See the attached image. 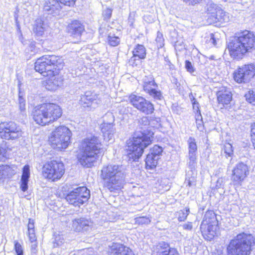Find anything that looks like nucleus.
I'll return each mask as SVG.
<instances>
[{
    "instance_id": "nucleus-57",
    "label": "nucleus",
    "mask_w": 255,
    "mask_h": 255,
    "mask_svg": "<svg viewBox=\"0 0 255 255\" xmlns=\"http://www.w3.org/2000/svg\"><path fill=\"white\" fill-rule=\"evenodd\" d=\"M210 39L209 42L212 43L214 45H215V46L216 45L217 41L216 40V37H215V34H214L213 33H211L210 34Z\"/></svg>"
},
{
    "instance_id": "nucleus-29",
    "label": "nucleus",
    "mask_w": 255,
    "mask_h": 255,
    "mask_svg": "<svg viewBox=\"0 0 255 255\" xmlns=\"http://www.w3.org/2000/svg\"><path fill=\"white\" fill-rule=\"evenodd\" d=\"M212 19L214 22L226 23L230 20V17L228 13L220 8L213 15Z\"/></svg>"
},
{
    "instance_id": "nucleus-21",
    "label": "nucleus",
    "mask_w": 255,
    "mask_h": 255,
    "mask_svg": "<svg viewBox=\"0 0 255 255\" xmlns=\"http://www.w3.org/2000/svg\"><path fill=\"white\" fill-rule=\"evenodd\" d=\"M217 224L207 223L206 221H202L200 226V229L203 236L208 240L210 241L216 234Z\"/></svg>"
},
{
    "instance_id": "nucleus-38",
    "label": "nucleus",
    "mask_w": 255,
    "mask_h": 255,
    "mask_svg": "<svg viewBox=\"0 0 255 255\" xmlns=\"http://www.w3.org/2000/svg\"><path fill=\"white\" fill-rule=\"evenodd\" d=\"M220 8L216 4L213 2H209L207 4L206 8L207 13L211 14V18H212L213 15L215 14L217 11Z\"/></svg>"
},
{
    "instance_id": "nucleus-11",
    "label": "nucleus",
    "mask_w": 255,
    "mask_h": 255,
    "mask_svg": "<svg viewBox=\"0 0 255 255\" xmlns=\"http://www.w3.org/2000/svg\"><path fill=\"white\" fill-rule=\"evenodd\" d=\"M128 99L135 108L144 114H151L154 110L153 105L140 96L131 94Z\"/></svg>"
},
{
    "instance_id": "nucleus-6",
    "label": "nucleus",
    "mask_w": 255,
    "mask_h": 255,
    "mask_svg": "<svg viewBox=\"0 0 255 255\" xmlns=\"http://www.w3.org/2000/svg\"><path fill=\"white\" fill-rule=\"evenodd\" d=\"M63 60L55 55H45L37 59L35 63L34 69L44 76L52 74L53 70L57 73L63 69Z\"/></svg>"
},
{
    "instance_id": "nucleus-44",
    "label": "nucleus",
    "mask_w": 255,
    "mask_h": 255,
    "mask_svg": "<svg viewBox=\"0 0 255 255\" xmlns=\"http://www.w3.org/2000/svg\"><path fill=\"white\" fill-rule=\"evenodd\" d=\"M109 44L112 46H116L120 43V38L117 36H113L109 35L108 38Z\"/></svg>"
},
{
    "instance_id": "nucleus-62",
    "label": "nucleus",
    "mask_w": 255,
    "mask_h": 255,
    "mask_svg": "<svg viewBox=\"0 0 255 255\" xmlns=\"http://www.w3.org/2000/svg\"><path fill=\"white\" fill-rule=\"evenodd\" d=\"M201 0H189L188 3L189 4L194 5L200 2Z\"/></svg>"
},
{
    "instance_id": "nucleus-9",
    "label": "nucleus",
    "mask_w": 255,
    "mask_h": 255,
    "mask_svg": "<svg viewBox=\"0 0 255 255\" xmlns=\"http://www.w3.org/2000/svg\"><path fill=\"white\" fill-rule=\"evenodd\" d=\"M22 133L20 128L13 122L0 124V137L1 138L13 140L21 137Z\"/></svg>"
},
{
    "instance_id": "nucleus-30",
    "label": "nucleus",
    "mask_w": 255,
    "mask_h": 255,
    "mask_svg": "<svg viewBox=\"0 0 255 255\" xmlns=\"http://www.w3.org/2000/svg\"><path fill=\"white\" fill-rule=\"evenodd\" d=\"M30 176L29 167L26 165L23 168L22 174L21 179L20 188L23 192L28 189V182Z\"/></svg>"
},
{
    "instance_id": "nucleus-43",
    "label": "nucleus",
    "mask_w": 255,
    "mask_h": 255,
    "mask_svg": "<svg viewBox=\"0 0 255 255\" xmlns=\"http://www.w3.org/2000/svg\"><path fill=\"white\" fill-rule=\"evenodd\" d=\"M104 122L103 123H109L113 124L115 121V117L113 114L111 112L107 113L103 117Z\"/></svg>"
},
{
    "instance_id": "nucleus-13",
    "label": "nucleus",
    "mask_w": 255,
    "mask_h": 255,
    "mask_svg": "<svg viewBox=\"0 0 255 255\" xmlns=\"http://www.w3.org/2000/svg\"><path fill=\"white\" fill-rule=\"evenodd\" d=\"M143 83L144 91L154 99L161 100L163 98L161 91L156 89L157 85L152 75L145 76L143 79Z\"/></svg>"
},
{
    "instance_id": "nucleus-20",
    "label": "nucleus",
    "mask_w": 255,
    "mask_h": 255,
    "mask_svg": "<svg viewBox=\"0 0 255 255\" xmlns=\"http://www.w3.org/2000/svg\"><path fill=\"white\" fill-rule=\"evenodd\" d=\"M44 111V108L42 107V105H41L35 107L33 112L34 121L36 124L41 126H45L49 123L48 118L47 117L46 113L43 112Z\"/></svg>"
},
{
    "instance_id": "nucleus-37",
    "label": "nucleus",
    "mask_w": 255,
    "mask_h": 255,
    "mask_svg": "<svg viewBox=\"0 0 255 255\" xmlns=\"http://www.w3.org/2000/svg\"><path fill=\"white\" fill-rule=\"evenodd\" d=\"M197 155H188L187 165L191 171L195 169L197 165Z\"/></svg>"
},
{
    "instance_id": "nucleus-7",
    "label": "nucleus",
    "mask_w": 255,
    "mask_h": 255,
    "mask_svg": "<svg viewBox=\"0 0 255 255\" xmlns=\"http://www.w3.org/2000/svg\"><path fill=\"white\" fill-rule=\"evenodd\" d=\"M71 135V131L68 128L60 126L52 131L49 141L53 148L61 150L69 145Z\"/></svg>"
},
{
    "instance_id": "nucleus-53",
    "label": "nucleus",
    "mask_w": 255,
    "mask_h": 255,
    "mask_svg": "<svg viewBox=\"0 0 255 255\" xmlns=\"http://www.w3.org/2000/svg\"><path fill=\"white\" fill-rule=\"evenodd\" d=\"M64 243V239L60 236L56 237L53 242V247L57 248L61 246Z\"/></svg>"
},
{
    "instance_id": "nucleus-27",
    "label": "nucleus",
    "mask_w": 255,
    "mask_h": 255,
    "mask_svg": "<svg viewBox=\"0 0 255 255\" xmlns=\"http://www.w3.org/2000/svg\"><path fill=\"white\" fill-rule=\"evenodd\" d=\"M47 27V23L42 18H37L35 20L33 27V31L38 38L44 36L45 31Z\"/></svg>"
},
{
    "instance_id": "nucleus-19",
    "label": "nucleus",
    "mask_w": 255,
    "mask_h": 255,
    "mask_svg": "<svg viewBox=\"0 0 255 255\" xmlns=\"http://www.w3.org/2000/svg\"><path fill=\"white\" fill-rule=\"evenodd\" d=\"M61 8V4L58 0H46L43 6L44 11L53 16L58 15Z\"/></svg>"
},
{
    "instance_id": "nucleus-41",
    "label": "nucleus",
    "mask_w": 255,
    "mask_h": 255,
    "mask_svg": "<svg viewBox=\"0 0 255 255\" xmlns=\"http://www.w3.org/2000/svg\"><path fill=\"white\" fill-rule=\"evenodd\" d=\"M155 41L157 47L158 48H162L164 45V39L163 38V34L159 31L157 32Z\"/></svg>"
},
{
    "instance_id": "nucleus-22",
    "label": "nucleus",
    "mask_w": 255,
    "mask_h": 255,
    "mask_svg": "<svg viewBox=\"0 0 255 255\" xmlns=\"http://www.w3.org/2000/svg\"><path fill=\"white\" fill-rule=\"evenodd\" d=\"M67 31L74 37L80 36L85 31V26L79 21L74 20L68 25Z\"/></svg>"
},
{
    "instance_id": "nucleus-16",
    "label": "nucleus",
    "mask_w": 255,
    "mask_h": 255,
    "mask_svg": "<svg viewBox=\"0 0 255 255\" xmlns=\"http://www.w3.org/2000/svg\"><path fill=\"white\" fill-rule=\"evenodd\" d=\"M55 71V69L53 70L52 74L46 76L49 78L46 81L45 86L49 91H55L63 85V79L59 74L60 71L57 73Z\"/></svg>"
},
{
    "instance_id": "nucleus-58",
    "label": "nucleus",
    "mask_w": 255,
    "mask_h": 255,
    "mask_svg": "<svg viewBox=\"0 0 255 255\" xmlns=\"http://www.w3.org/2000/svg\"><path fill=\"white\" fill-rule=\"evenodd\" d=\"M223 179L222 178L218 179V180L217 181L216 187L217 188H223Z\"/></svg>"
},
{
    "instance_id": "nucleus-26",
    "label": "nucleus",
    "mask_w": 255,
    "mask_h": 255,
    "mask_svg": "<svg viewBox=\"0 0 255 255\" xmlns=\"http://www.w3.org/2000/svg\"><path fill=\"white\" fill-rule=\"evenodd\" d=\"M110 255H134L129 248L122 244H115L112 246Z\"/></svg>"
},
{
    "instance_id": "nucleus-25",
    "label": "nucleus",
    "mask_w": 255,
    "mask_h": 255,
    "mask_svg": "<svg viewBox=\"0 0 255 255\" xmlns=\"http://www.w3.org/2000/svg\"><path fill=\"white\" fill-rule=\"evenodd\" d=\"M101 131L104 140L107 141L113 139L116 132L114 125L109 123H103L101 125Z\"/></svg>"
},
{
    "instance_id": "nucleus-49",
    "label": "nucleus",
    "mask_w": 255,
    "mask_h": 255,
    "mask_svg": "<svg viewBox=\"0 0 255 255\" xmlns=\"http://www.w3.org/2000/svg\"><path fill=\"white\" fill-rule=\"evenodd\" d=\"M196 180L194 176L190 177H186L185 181V183L187 184L189 187H192L195 186Z\"/></svg>"
},
{
    "instance_id": "nucleus-5",
    "label": "nucleus",
    "mask_w": 255,
    "mask_h": 255,
    "mask_svg": "<svg viewBox=\"0 0 255 255\" xmlns=\"http://www.w3.org/2000/svg\"><path fill=\"white\" fill-rule=\"evenodd\" d=\"M255 239L251 234L242 233L231 239L227 246V255H250Z\"/></svg>"
},
{
    "instance_id": "nucleus-12",
    "label": "nucleus",
    "mask_w": 255,
    "mask_h": 255,
    "mask_svg": "<svg viewBox=\"0 0 255 255\" xmlns=\"http://www.w3.org/2000/svg\"><path fill=\"white\" fill-rule=\"evenodd\" d=\"M255 75V64L245 65L239 67L234 73V79L238 83H247Z\"/></svg>"
},
{
    "instance_id": "nucleus-23",
    "label": "nucleus",
    "mask_w": 255,
    "mask_h": 255,
    "mask_svg": "<svg viewBox=\"0 0 255 255\" xmlns=\"http://www.w3.org/2000/svg\"><path fill=\"white\" fill-rule=\"evenodd\" d=\"M133 56L130 58L129 62L134 65L136 60L144 59L146 56V50L143 45L137 44L132 50Z\"/></svg>"
},
{
    "instance_id": "nucleus-34",
    "label": "nucleus",
    "mask_w": 255,
    "mask_h": 255,
    "mask_svg": "<svg viewBox=\"0 0 255 255\" xmlns=\"http://www.w3.org/2000/svg\"><path fill=\"white\" fill-rule=\"evenodd\" d=\"M188 154L197 155V145L195 138L189 137L188 140Z\"/></svg>"
},
{
    "instance_id": "nucleus-39",
    "label": "nucleus",
    "mask_w": 255,
    "mask_h": 255,
    "mask_svg": "<svg viewBox=\"0 0 255 255\" xmlns=\"http://www.w3.org/2000/svg\"><path fill=\"white\" fill-rule=\"evenodd\" d=\"M245 97L249 103L255 105V89L250 90L248 93L246 94Z\"/></svg>"
},
{
    "instance_id": "nucleus-40",
    "label": "nucleus",
    "mask_w": 255,
    "mask_h": 255,
    "mask_svg": "<svg viewBox=\"0 0 255 255\" xmlns=\"http://www.w3.org/2000/svg\"><path fill=\"white\" fill-rule=\"evenodd\" d=\"M190 211L189 208H186L185 210H180L178 213V220L180 222H183L184 221L187 217V216L189 214Z\"/></svg>"
},
{
    "instance_id": "nucleus-14",
    "label": "nucleus",
    "mask_w": 255,
    "mask_h": 255,
    "mask_svg": "<svg viewBox=\"0 0 255 255\" xmlns=\"http://www.w3.org/2000/svg\"><path fill=\"white\" fill-rule=\"evenodd\" d=\"M249 173V168L247 164L242 162H240L233 169L231 179L236 183H240L245 179Z\"/></svg>"
},
{
    "instance_id": "nucleus-61",
    "label": "nucleus",
    "mask_w": 255,
    "mask_h": 255,
    "mask_svg": "<svg viewBox=\"0 0 255 255\" xmlns=\"http://www.w3.org/2000/svg\"><path fill=\"white\" fill-rule=\"evenodd\" d=\"M196 122L202 121V117L201 113L199 112L195 116Z\"/></svg>"
},
{
    "instance_id": "nucleus-8",
    "label": "nucleus",
    "mask_w": 255,
    "mask_h": 255,
    "mask_svg": "<svg viewBox=\"0 0 255 255\" xmlns=\"http://www.w3.org/2000/svg\"><path fill=\"white\" fill-rule=\"evenodd\" d=\"M90 197V190L85 186H81L70 192L66 196L65 199L69 204L75 207H79L88 201Z\"/></svg>"
},
{
    "instance_id": "nucleus-33",
    "label": "nucleus",
    "mask_w": 255,
    "mask_h": 255,
    "mask_svg": "<svg viewBox=\"0 0 255 255\" xmlns=\"http://www.w3.org/2000/svg\"><path fill=\"white\" fill-rule=\"evenodd\" d=\"M202 221H206L208 224H218V221L216 218V214L213 211H207L204 216V219Z\"/></svg>"
},
{
    "instance_id": "nucleus-52",
    "label": "nucleus",
    "mask_w": 255,
    "mask_h": 255,
    "mask_svg": "<svg viewBox=\"0 0 255 255\" xmlns=\"http://www.w3.org/2000/svg\"><path fill=\"white\" fill-rule=\"evenodd\" d=\"M112 13V9L111 8H107L103 12V15L104 20H108L111 17Z\"/></svg>"
},
{
    "instance_id": "nucleus-56",
    "label": "nucleus",
    "mask_w": 255,
    "mask_h": 255,
    "mask_svg": "<svg viewBox=\"0 0 255 255\" xmlns=\"http://www.w3.org/2000/svg\"><path fill=\"white\" fill-rule=\"evenodd\" d=\"M165 255H178V253L175 249L170 248Z\"/></svg>"
},
{
    "instance_id": "nucleus-3",
    "label": "nucleus",
    "mask_w": 255,
    "mask_h": 255,
    "mask_svg": "<svg viewBox=\"0 0 255 255\" xmlns=\"http://www.w3.org/2000/svg\"><path fill=\"white\" fill-rule=\"evenodd\" d=\"M227 47L232 57L241 59L246 54L251 52L255 48V35L246 30L230 40Z\"/></svg>"
},
{
    "instance_id": "nucleus-32",
    "label": "nucleus",
    "mask_w": 255,
    "mask_h": 255,
    "mask_svg": "<svg viewBox=\"0 0 255 255\" xmlns=\"http://www.w3.org/2000/svg\"><path fill=\"white\" fill-rule=\"evenodd\" d=\"M160 159L155 156L148 154L145 159L146 168L147 169H154L158 164Z\"/></svg>"
},
{
    "instance_id": "nucleus-50",
    "label": "nucleus",
    "mask_w": 255,
    "mask_h": 255,
    "mask_svg": "<svg viewBox=\"0 0 255 255\" xmlns=\"http://www.w3.org/2000/svg\"><path fill=\"white\" fill-rule=\"evenodd\" d=\"M185 67L186 70L192 74L195 71V68L193 66L191 62L189 60H186L185 62Z\"/></svg>"
},
{
    "instance_id": "nucleus-55",
    "label": "nucleus",
    "mask_w": 255,
    "mask_h": 255,
    "mask_svg": "<svg viewBox=\"0 0 255 255\" xmlns=\"http://www.w3.org/2000/svg\"><path fill=\"white\" fill-rule=\"evenodd\" d=\"M183 228L186 230H191L193 226L191 222H188L187 224H184L182 226Z\"/></svg>"
},
{
    "instance_id": "nucleus-4",
    "label": "nucleus",
    "mask_w": 255,
    "mask_h": 255,
    "mask_svg": "<svg viewBox=\"0 0 255 255\" xmlns=\"http://www.w3.org/2000/svg\"><path fill=\"white\" fill-rule=\"evenodd\" d=\"M127 172L122 165L110 164L104 165L101 170L100 177L104 186L111 191L118 190L125 182Z\"/></svg>"
},
{
    "instance_id": "nucleus-64",
    "label": "nucleus",
    "mask_w": 255,
    "mask_h": 255,
    "mask_svg": "<svg viewBox=\"0 0 255 255\" xmlns=\"http://www.w3.org/2000/svg\"><path fill=\"white\" fill-rule=\"evenodd\" d=\"M251 132L253 134L255 135V123L252 126Z\"/></svg>"
},
{
    "instance_id": "nucleus-10",
    "label": "nucleus",
    "mask_w": 255,
    "mask_h": 255,
    "mask_svg": "<svg viewBox=\"0 0 255 255\" xmlns=\"http://www.w3.org/2000/svg\"><path fill=\"white\" fill-rule=\"evenodd\" d=\"M64 172V164L61 161L52 160L43 166L44 175L53 181L61 178Z\"/></svg>"
},
{
    "instance_id": "nucleus-18",
    "label": "nucleus",
    "mask_w": 255,
    "mask_h": 255,
    "mask_svg": "<svg viewBox=\"0 0 255 255\" xmlns=\"http://www.w3.org/2000/svg\"><path fill=\"white\" fill-rule=\"evenodd\" d=\"M80 104L85 108L95 109L98 104L97 96L91 91H87L81 96Z\"/></svg>"
},
{
    "instance_id": "nucleus-35",
    "label": "nucleus",
    "mask_w": 255,
    "mask_h": 255,
    "mask_svg": "<svg viewBox=\"0 0 255 255\" xmlns=\"http://www.w3.org/2000/svg\"><path fill=\"white\" fill-rule=\"evenodd\" d=\"M163 152V148L161 146L158 145H154L152 148H150L149 154L155 156L156 158L161 159L162 153Z\"/></svg>"
},
{
    "instance_id": "nucleus-51",
    "label": "nucleus",
    "mask_w": 255,
    "mask_h": 255,
    "mask_svg": "<svg viewBox=\"0 0 255 255\" xmlns=\"http://www.w3.org/2000/svg\"><path fill=\"white\" fill-rule=\"evenodd\" d=\"M28 234L29 241L31 242H34L35 241H36V237L35 235L34 229H28Z\"/></svg>"
},
{
    "instance_id": "nucleus-42",
    "label": "nucleus",
    "mask_w": 255,
    "mask_h": 255,
    "mask_svg": "<svg viewBox=\"0 0 255 255\" xmlns=\"http://www.w3.org/2000/svg\"><path fill=\"white\" fill-rule=\"evenodd\" d=\"M7 149L5 145H0V161H4L7 158Z\"/></svg>"
},
{
    "instance_id": "nucleus-54",
    "label": "nucleus",
    "mask_w": 255,
    "mask_h": 255,
    "mask_svg": "<svg viewBox=\"0 0 255 255\" xmlns=\"http://www.w3.org/2000/svg\"><path fill=\"white\" fill-rule=\"evenodd\" d=\"M191 100L192 102L193 109L194 112H196L197 114L200 112L199 103L194 97H193L192 99L191 98Z\"/></svg>"
},
{
    "instance_id": "nucleus-60",
    "label": "nucleus",
    "mask_w": 255,
    "mask_h": 255,
    "mask_svg": "<svg viewBox=\"0 0 255 255\" xmlns=\"http://www.w3.org/2000/svg\"><path fill=\"white\" fill-rule=\"evenodd\" d=\"M197 128L200 130H202L203 129V124L202 121L196 122Z\"/></svg>"
},
{
    "instance_id": "nucleus-1",
    "label": "nucleus",
    "mask_w": 255,
    "mask_h": 255,
    "mask_svg": "<svg viewBox=\"0 0 255 255\" xmlns=\"http://www.w3.org/2000/svg\"><path fill=\"white\" fill-rule=\"evenodd\" d=\"M149 125L148 117H142L138 120V127L141 130L135 134L132 140L128 142L127 150L129 160L134 161L138 160L142 155L144 149L151 143L153 132L144 129Z\"/></svg>"
},
{
    "instance_id": "nucleus-63",
    "label": "nucleus",
    "mask_w": 255,
    "mask_h": 255,
    "mask_svg": "<svg viewBox=\"0 0 255 255\" xmlns=\"http://www.w3.org/2000/svg\"><path fill=\"white\" fill-rule=\"evenodd\" d=\"M31 243H32V244L31 245V250L32 251H33V250H35L37 247L36 241H35L34 242H31Z\"/></svg>"
},
{
    "instance_id": "nucleus-15",
    "label": "nucleus",
    "mask_w": 255,
    "mask_h": 255,
    "mask_svg": "<svg viewBox=\"0 0 255 255\" xmlns=\"http://www.w3.org/2000/svg\"><path fill=\"white\" fill-rule=\"evenodd\" d=\"M49 123L57 120L62 115L61 108L59 106L53 103H45L42 104Z\"/></svg>"
},
{
    "instance_id": "nucleus-31",
    "label": "nucleus",
    "mask_w": 255,
    "mask_h": 255,
    "mask_svg": "<svg viewBox=\"0 0 255 255\" xmlns=\"http://www.w3.org/2000/svg\"><path fill=\"white\" fill-rule=\"evenodd\" d=\"M170 248L168 243L159 242L154 248L152 255H165Z\"/></svg>"
},
{
    "instance_id": "nucleus-45",
    "label": "nucleus",
    "mask_w": 255,
    "mask_h": 255,
    "mask_svg": "<svg viewBox=\"0 0 255 255\" xmlns=\"http://www.w3.org/2000/svg\"><path fill=\"white\" fill-rule=\"evenodd\" d=\"M150 125L153 128H158L160 126V119L159 118H155L151 117L149 119Z\"/></svg>"
},
{
    "instance_id": "nucleus-36",
    "label": "nucleus",
    "mask_w": 255,
    "mask_h": 255,
    "mask_svg": "<svg viewBox=\"0 0 255 255\" xmlns=\"http://www.w3.org/2000/svg\"><path fill=\"white\" fill-rule=\"evenodd\" d=\"M221 154L222 156H225L226 158L232 157L233 155L232 145L229 143H226L222 150Z\"/></svg>"
},
{
    "instance_id": "nucleus-17",
    "label": "nucleus",
    "mask_w": 255,
    "mask_h": 255,
    "mask_svg": "<svg viewBox=\"0 0 255 255\" xmlns=\"http://www.w3.org/2000/svg\"><path fill=\"white\" fill-rule=\"evenodd\" d=\"M217 100L221 108H226L232 100V94L230 88L222 87L217 92Z\"/></svg>"
},
{
    "instance_id": "nucleus-24",
    "label": "nucleus",
    "mask_w": 255,
    "mask_h": 255,
    "mask_svg": "<svg viewBox=\"0 0 255 255\" xmlns=\"http://www.w3.org/2000/svg\"><path fill=\"white\" fill-rule=\"evenodd\" d=\"M16 167L8 165H0V181L3 182L6 179H9L16 173Z\"/></svg>"
},
{
    "instance_id": "nucleus-46",
    "label": "nucleus",
    "mask_w": 255,
    "mask_h": 255,
    "mask_svg": "<svg viewBox=\"0 0 255 255\" xmlns=\"http://www.w3.org/2000/svg\"><path fill=\"white\" fill-rule=\"evenodd\" d=\"M135 222L138 224L143 225L148 224L150 223L151 221L146 217H139L135 219Z\"/></svg>"
},
{
    "instance_id": "nucleus-28",
    "label": "nucleus",
    "mask_w": 255,
    "mask_h": 255,
    "mask_svg": "<svg viewBox=\"0 0 255 255\" xmlns=\"http://www.w3.org/2000/svg\"><path fill=\"white\" fill-rule=\"evenodd\" d=\"M92 225L90 220L84 218L76 219L73 221V226L77 231H87Z\"/></svg>"
},
{
    "instance_id": "nucleus-2",
    "label": "nucleus",
    "mask_w": 255,
    "mask_h": 255,
    "mask_svg": "<svg viewBox=\"0 0 255 255\" xmlns=\"http://www.w3.org/2000/svg\"><path fill=\"white\" fill-rule=\"evenodd\" d=\"M79 150L78 160L80 164L84 167H91L103 153L101 138L95 134L87 136L81 141Z\"/></svg>"
},
{
    "instance_id": "nucleus-48",
    "label": "nucleus",
    "mask_w": 255,
    "mask_h": 255,
    "mask_svg": "<svg viewBox=\"0 0 255 255\" xmlns=\"http://www.w3.org/2000/svg\"><path fill=\"white\" fill-rule=\"evenodd\" d=\"M19 108L21 112H24L25 109V101L24 99L21 96L19 95L18 98Z\"/></svg>"
},
{
    "instance_id": "nucleus-47",
    "label": "nucleus",
    "mask_w": 255,
    "mask_h": 255,
    "mask_svg": "<svg viewBox=\"0 0 255 255\" xmlns=\"http://www.w3.org/2000/svg\"><path fill=\"white\" fill-rule=\"evenodd\" d=\"M14 250L16 255H23V250L20 244L17 241L14 242Z\"/></svg>"
},
{
    "instance_id": "nucleus-59",
    "label": "nucleus",
    "mask_w": 255,
    "mask_h": 255,
    "mask_svg": "<svg viewBox=\"0 0 255 255\" xmlns=\"http://www.w3.org/2000/svg\"><path fill=\"white\" fill-rule=\"evenodd\" d=\"M34 220L32 219H29L28 224L27 226L28 230V229H34Z\"/></svg>"
}]
</instances>
